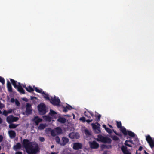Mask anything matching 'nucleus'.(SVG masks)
<instances>
[{
    "label": "nucleus",
    "mask_w": 154,
    "mask_h": 154,
    "mask_svg": "<svg viewBox=\"0 0 154 154\" xmlns=\"http://www.w3.org/2000/svg\"><path fill=\"white\" fill-rule=\"evenodd\" d=\"M33 142H30L27 139L23 140V145L25 148L26 152L28 154H36L39 151L38 146L36 144L34 146L32 145Z\"/></svg>",
    "instance_id": "obj_1"
},
{
    "label": "nucleus",
    "mask_w": 154,
    "mask_h": 154,
    "mask_svg": "<svg viewBox=\"0 0 154 154\" xmlns=\"http://www.w3.org/2000/svg\"><path fill=\"white\" fill-rule=\"evenodd\" d=\"M97 138V140L98 141L104 143H108L110 144L112 142V140L107 137H104L101 134H99L98 135Z\"/></svg>",
    "instance_id": "obj_2"
},
{
    "label": "nucleus",
    "mask_w": 154,
    "mask_h": 154,
    "mask_svg": "<svg viewBox=\"0 0 154 154\" xmlns=\"http://www.w3.org/2000/svg\"><path fill=\"white\" fill-rule=\"evenodd\" d=\"M38 108L40 114L44 115L47 112L45 105L44 103L40 104L38 106Z\"/></svg>",
    "instance_id": "obj_3"
},
{
    "label": "nucleus",
    "mask_w": 154,
    "mask_h": 154,
    "mask_svg": "<svg viewBox=\"0 0 154 154\" xmlns=\"http://www.w3.org/2000/svg\"><path fill=\"white\" fill-rule=\"evenodd\" d=\"M49 101L54 106H59L60 102L59 98L58 97L56 98L55 96L54 97H51Z\"/></svg>",
    "instance_id": "obj_4"
},
{
    "label": "nucleus",
    "mask_w": 154,
    "mask_h": 154,
    "mask_svg": "<svg viewBox=\"0 0 154 154\" xmlns=\"http://www.w3.org/2000/svg\"><path fill=\"white\" fill-rule=\"evenodd\" d=\"M117 126L118 128L120 129V130L121 132L125 135H127V133H126V129L125 128L124 126H122L121 122L120 121H116Z\"/></svg>",
    "instance_id": "obj_5"
},
{
    "label": "nucleus",
    "mask_w": 154,
    "mask_h": 154,
    "mask_svg": "<svg viewBox=\"0 0 154 154\" xmlns=\"http://www.w3.org/2000/svg\"><path fill=\"white\" fill-rule=\"evenodd\" d=\"M146 140L151 148L154 147V138L152 139L151 136L148 135L146 136Z\"/></svg>",
    "instance_id": "obj_6"
},
{
    "label": "nucleus",
    "mask_w": 154,
    "mask_h": 154,
    "mask_svg": "<svg viewBox=\"0 0 154 154\" xmlns=\"http://www.w3.org/2000/svg\"><path fill=\"white\" fill-rule=\"evenodd\" d=\"M89 143L90 145V147L91 149H96L98 148L99 147V144L95 141L89 142Z\"/></svg>",
    "instance_id": "obj_7"
},
{
    "label": "nucleus",
    "mask_w": 154,
    "mask_h": 154,
    "mask_svg": "<svg viewBox=\"0 0 154 154\" xmlns=\"http://www.w3.org/2000/svg\"><path fill=\"white\" fill-rule=\"evenodd\" d=\"M82 148V145L79 143H75L73 144V149L75 150H78Z\"/></svg>",
    "instance_id": "obj_8"
},
{
    "label": "nucleus",
    "mask_w": 154,
    "mask_h": 154,
    "mask_svg": "<svg viewBox=\"0 0 154 154\" xmlns=\"http://www.w3.org/2000/svg\"><path fill=\"white\" fill-rule=\"evenodd\" d=\"M69 139L66 137H62L60 145L63 146L65 145L69 142Z\"/></svg>",
    "instance_id": "obj_9"
},
{
    "label": "nucleus",
    "mask_w": 154,
    "mask_h": 154,
    "mask_svg": "<svg viewBox=\"0 0 154 154\" xmlns=\"http://www.w3.org/2000/svg\"><path fill=\"white\" fill-rule=\"evenodd\" d=\"M8 134L10 137L11 139L14 138L16 136V133L13 130H10L8 131Z\"/></svg>",
    "instance_id": "obj_10"
},
{
    "label": "nucleus",
    "mask_w": 154,
    "mask_h": 154,
    "mask_svg": "<svg viewBox=\"0 0 154 154\" xmlns=\"http://www.w3.org/2000/svg\"><path fill=\"white\" fill-rule=\"evenodd\" d=\"M33 121L37 125L39 122L42 121V119L39 118L38 116H36L33 119Z\"/></svg>",
    "instance_id": "obj_11"
},
{
    "label": "nucleus",
    "mask_w": 154,
    "mask_h": 154,
    "mask_svg": "<svg viewBox=\"0 0 154 154\" xmlns=\"http://www.w3.org/2000/svg\"><path fill=\"white\" fill-rule=\"evenodd\" d=\"M19 85L17 87L16 89H17V91L21 94H25V90L20 85L19 82L18 83Z\"/></svg>",
    "instance_id": "obj_12"
},
{
    "label": "nucleus",
    "mask_w": 154,
    "mask_h": 154,
    "mask_svg": "<svg viewBox=\"0 0 154 154\" xmlns=\"http://www.w3.org/2000/svg\"><path fill=\"white\" fill-rule=\"evenodd\" d=\"M7 88L9 92H12V86L10 82L9 81H8L7 82Z\"/></svg>",
    "instance_id": "obj_13"
},
{
    "label": "nucleus",
    "mask_w": 154,
    "mask_h": 154,
    "mask_svg": "<svg viewBox=\"0 0 154 154\" xmlns=\"http://www.w3.org/2000/svg\"><path fill=\"white\" fill-rule=\"evenodd\" d=\"M21 148V144L19 143H18L16 145H15L13 147L14 149L15 150H17L20 149Z\"/></svg>",
    "instance_id": "obj_14"
},
{
    "label": "nucleus",
    "mask_w": 154,
    "mask_h": 154,
    "mask_svg": "<svg viewBox=\"0 0 154 154\" xmlns=\"http://www.w3.org/2000/svg\"><path fill=\"white\" fill-rule=\"evenodd\" d=\"M48 114L46 116H43V118L45 121L48 122H50L52 118L49 116Z\"/></svg>",
    "instance_id": "obj_15"
},
{
    "label": "nucleus",
    "mask_w": 154,
    "mask_h": 154,
    "mask_svg": "<svg viewBox=\"0 0 154 154\" xmlns=\"http://www.w3.org/2000/svg\"><path fill=\"white\" fill-rule=\"evenodd\" d=\"M10 80L14 88H16L19 85H17L16 84L17 83V82L16 81H15L14 80L12 79H10Z\"/></svg>",
    "instance_id": "obj_16"
},
{
    "label": "nucleus",
    "mask_w": 154,
    "mask_h": 154,
    "mask_svg": "<svg viewBox=\"0 0 154 154\" xmlns=\"http://www.w3.org/2000/svg\"><path fill=\"white\" fill-rule=\"evenodd\" d=\"M7 121L9 124L11 123L12 122H13V116L11 115L7 117Z\"/></svg>",
    "instance_id": "obj_17"
},
{
    "label": "nucleus",
    "mask_w": 154,
    "mask_h": 154,
    "mask_svg": "<svg viewBox=\"0 0 154 154\" xmlns=\"http://www.w3.org/2000/svg\"><path fill=\"white\" fill-rule=\"evenodd\" d=\"M42 95L44 98L46 100L49 101L51 98L49 97L48 94L45 93L44 91H43L42 92Z\"/></svg>",
    "instance_id": "obj_18"
},
{
    "label": "nucleus",
    "mask_w": 154,
    "mask_h": 154,
    "mask_svg": "<svg viewBox=\"0 0 154 154\" xmlns=\"http://www.w3.org/2000/svg\"><path fill=\"white\" fill-rule=\"evenodd\" d=\"M54 130L57 134H61L62 133V130L60 127H57Z\"/></svg>",
    "instance_id": "obj_19"
},
{
    "label": "nucleus",
    "mask_w": 154,
    "mask_h": 154,
    "mask_svg": "<svg viewBox=\"0 0 154 154\" xmlns=\"http://www.w3.org/2000/svg\"><path fill=\"white\" fill-rule=\"evenodd\" d=\"M126 133H127V135L128 134L129 136L131 137H134L135 136V134L131 131L126 130Z\"/></svg>",
    "instance_id": "obj_20"
},
{
    "label": "nucleus",
    "mask_w": 154,
    "mask_h": 154,
    "mask_svg": "<svg viewBox=\"0 0 154 154\" xmlns=\"http://www.w3.org/2000/svg\"><path fill=\"white\" fill-rule=\"evenodd\" d=\"M57 121L62 123H64L66 122V120L65 118L60 117L58 119Z\"/></svg>",
    "instance_id": "obj_21"
},
{
    "label": "nucleus",
    "mask_w": 154,
    "mask_h": 154,
    "mask_svg": "<svg viewBox=\"0 0 154 154\" xmlns=\"http://www.w3.org/2000/svg\"><path fill=\"white\" fill-rule=\"evenodd\" d=\"M121 149L124 154L128 152V151L127 149V147L126 146H122L121 147Z\"/></svg>",
    "instance_id": "obj_22"
},
{
    "label": "nucleus",
    "mask_w": 154,
    "mask_h": 154,
    "mask_svg": "<svg viewBox=\"0 0 154 154\" xmlns=\"http://www.w3.org/2000/svg\"><path fill=\"white\" fill-rule=\"evenodd\" d=\"M25 89L29 92H32L34 91V89L30 86H28L27 88H25Z\"/></svg>",
    "instance_id": "obj_23"
},
{
    "label": "nucleus",
    "mask_w": 154,
    "mask_h": 154,
    "mask_svg": "<svg viewBox=\"0 0 154 154\" xmlns=\"http://www.w3.org/2000/svg\"><path fill=\"white\" fill-rule=\"evenodd\" d=\"M33 88H34V89L35 90V91L36 92L38 93H41L42 94V92H43L42 89H39L37 87H35V86H33Z\"/></svg>",
    "instance_id": "obj_24"
},
{
    "label": "nucleus",
    "mask_w": 154,
    "mask_h": 154,
    "mask_svg": "<svg viewBox=\"0 0 154 154\" xmlns=\"http://www.w3.org/2000/svg\"><path fill=\"white\" fill-rule=\"evenodd\" d=\"M57 114L56 112L51 109L50 110V112L48 113V115L52 117L54 116V115Z\"/></svg>",
    "instance_id": "obj_25"
},
{
    "label": "nucleus",
    "mask_w": 154,
    "mask_h": 154,
    "mask_svg": "<svg viewBox=\"0 0 154 154\" xmlns=\"http://www.w3.org/2000/svg\"><path fill=\"white\" fill-rule=\"evenodd\" d=\"M94 116L96 117V118L97 119V121H99L100 120V119L101 117V115L100 114H98L97 112H95V115Z\"/></svg>",
    "instance_id": "obj_26"
},
{
    "label": "nucleus",
    "mask_w": 154,
    "mask_h": 154,
    "mask_svg": "<svg viewBox=\"0 0 154 154\" xmlns=\"http://www.w3.org/2000/svg\"><path fill=\"white\" fill-rule=\"evenodd\" d=\"M18 125H16L14 124H10L9 125V128L11 129H14L16 128Z\"/></svg>",
    "instance_id": "obj_27"
},
{
    "label": "nucleus",
    "mask_w": 154,
    "mask_h": 154,
    "mask_svg": "<svg viewBox=\"0 0 154 154\" xmlns=\"http://www.w3.org/2000/svg\"><path fill=\"white\" fill-rule=\"evenodd\" d=\"M96 123L97 125H98L99 126H98V127L96 129V130H95L97 131V133H98V134L101 133V131L100 130V124L97 122H96Z\"/></svg>",
    "instance_id": "obj_28"
},
{
    "label": "nucleus",
    "mask_w": 154,
    "mask_h": 154,
    "mask_svg": "<svg viewBox=\"0 0 154 154\" xmlns=\"http://www.w3.org/2000/svg\"><path fill=\"white\" fill-rule=\"evenodd\" d=\"M32 110L31 109H26V115H29L32 113Z\"/></svg>",
    "instance_id": "obj_29"
},
{
    "label": "nucleus",
    "mask_w": 154,
    "mask_h": 154,
    "mask_svg": "<svg viewBox=\"0 0 154 154\" xmlns=\"http://www.w3.org/2000/svg\"><path fill=\"white\" fill-rule=\"evenodd\" d=\"M110 137L114 141H118L119 140V137L116 135L111 136Z\"/></svg>",
    "instance_id": "obj_30"
},
{
    "label": "nucleus",
    "mask_w": 154,
    "mask_h": 154,
    "mask_svg": "<svg viewBox=\"0 0 154 154\" xmlns=\"http://www.w3.org/2000/svg\"><path fill=\"white\" fill-rule=\"evenodd\" d=\"M46 127V125L43 124H41L38 127V128L40 130L44 129Z\"/></svg>",
    "instance_id": "obj_31"
},
{
    "label": "nucleus",
    "mask_w": 154,
    "mask_h": 154,
    "mask_svg": "<svg viewBox=\"0 0 154 154\" xmlns=\"http://www.w3.org/2000/svg\"><path fill=\"white\" fill-rule=\"evenodd\" d=\"M56 133L55 130H52L51 131V135L53 137H55L56 135Z\"/></svg>",
    "instance_id": "obj_32"
},
{
    "label": "nucleus",
    "mask_w": 154,
    "mask_h": 154,
    "mask_svg": "<svg viewBox=\"0 0 154 154\" xmlns=\"http://www.w3.org/2000/svg\"><path fill=\"white\" fill-rule=\"evenodd\" d=\"M55 140L56 142L58 144H60V138L58 136H57L55 137Z\"/></svg>",
    "instance_id": "obj_33"
},
{
    "label": "nucleus",
    "mask_w": 154,
    "mask_h": 154,
    "mask_svg": "<svg viewBox=\"0 0 154 154\" xmlns=\"http://www.w3.org/2000/svg\"><path fill=\"white\" fill-rule=\"evenodd\" d=\"M69 137L71 139H74L75 138V135H74V133H70L69 134Z\"/></svg>",
    "instance_id": "obj_34"
},
{
    "label": "nucleus",
    "mask_w": 154,
    "mask_h": 154,
    "mask_svg": "<svg viewBox=\"0 0 154 154\" xmlns=\"http://www.w3.org/2000/svg\"><path fill=\"white\" fill-rule=\"evenodd\" d=\"M91 125L92 127L95 130H96L97 128L98 127L97 125L94 123H92Z\"/></svg>",
    "instance_id": "obj_35"
},
{
    "label": "nucleus",
    "mask_w": 154,
    "mask_h": 154,
    "mask_svg": "<svg viewBox=\"0 0 154 154\" xmlns=\"http://www.w3.org/2000/svg\"><path fill=\"white\" fill-rule=\"evenodd\" d=\"M79 120L80 121H82L83 122H86L85 118L84 116L80 118Z\"/></svg>",
    "instance_id": "obj_36"
},
{
    "label": "nucleus",
    "mask_w": 154,
    "mask_h": 154,
    "mask_svg": "<svg viewBox=\"0 0 154 154\" xmlns=\"http://www.w3.org/2000/svg\"><path fill=\"white\" fill-rule=\"evenodd\" d=\"M106 131L109 134H111L112 132V130L108 128H106Z\"/></svg>",
    "instance_id": "obj_37"
},
{
    "label": "nucleus",
    "mask_w": 154,
    "mask_h": 154,
    "mask_svg": "<svg viewBox=\"0 0 154 154\" xmlns=\"http://www.w3.org/2000/svg\"><path fill=\"white\" fill-rule=\"evenodd\" d=\"M100 147L101 149V150H102L104 149H106V145L102 144L101 145Z\"/></svg>",
    "instance_id": "obj_38"
},
{
    "label": "nucleus",
    "mask_w": 154,
    "mask_h": 154,
    "mask_svg": "<svg viewBox=\"0 0 154 154\" xmlns=\"http://www.w3.org/2000/svg\"><path fill=\"white\" fill-rule=\"evenodd\" d=\"M66 106V108H67L68 110H71L72 109V106L69 105L67 104Z\"/></svg>",
    "instance_id": "obj_39"
},
{
    "label": "nucleus",
    "mask_w": 154,
    "mask_h": 154,
    "mask_svg": "<svg viewBox=\"0 0 154 154\" xmlns=\"http://www.w3.org/2000/svg\"><path fill=\"white\" fill-rule=\"evenodd\" d=\"M0 82H1L2 84H4L5 83V79L4 78L2 77L1 79L0 80Z\"/></svg>",
    "instance_id": "obj_40"
},
{
    "label": "nucleus",
    "mask_w": 154,
    "mask_h": 154,
    "mask_svg": "<svg viewBox=\"0 0 154 154\" xmlns=\"http://www.w3.org/2000/svg\"><path fill=\"white\" fill-rule=\"evenodd\" d=\"M63 112H66L68 111V109H67V108H66V107L63 106Z\"/></svg>",
    "instance_id": "obj_41"
},
{
    "label": "nucleus",
    "mask_w": 154,
    "mask_h": 154,
    "mask_svg": "<svg viewBox=\"0 0 154 154\" xmlns=\"http://www.w3.org/2000/svg\"><path fill=\"white\" fill-rule=\"evenodd\" d=\"M19 118L17 117H14L13 116V121L16 122L18 120Z\"/></svg>",
    "instance_id": "obj_42"
},
{
    "label": "nucleus",
    "mask_w": 154,
    "mask_h": 154,
    "mask_svg": "<svg viewBox=\"0 0 154 154\" xmlns=\"http://www.w3.org/2000/svg\"><path fill=\"white\" fill-rule=\"evenodd\" d=\"M15 103L16 105L17 106H19L20 105V103L17 100H16Z\"/></svg>",
    "instance_id": "obj_43"
},
{
    "label": "nucleus",
    "mask_w": 154,
    "mask_h": 154,
    "mask_svg": "<svg viewBox=\"0 0 154 154\" xmlns=\"http://www.w3.org/2000/svg\"><path fill=\"white\" fill-rule=\"evenodd\" d=\"M39 140L42 142H43L45 141V139L44 137H40L39 138Z\"/></svg>",
    "instance_id": "obj_44"
},
{
    "label": "nucleus",
    "mask_w": 154,
    "mask_h": 154,
    "mask_svg": "<svg viewBox=\"0 0 154 154\" xmlns=\"http://www.w3.org/2000/svg\"><path fill=\"white\" fill-rule=\"evenodd\" d=\"M31 107V105L30 104L28 103H27V104L26 105V108L30 109V108Z\"/></svg>",
    "instance_id": "obj_45"
},
{
    "label": "nucleus",
    "mask_w": 154,
    "mask_h": 154,
    "mask_svg": "<svg viewBox=\"0 0 154 154\" xmlns=\"http://www.w3.org/2000/svg\"><path fill=\"white\" fill-rule=\"evenodd\" d=\"M3 114L5 116H7L8 114V112L6 110H4L3 111Z\"/></svg>",
    "instance_id": "obj_46"
},
{
    "label": "nucleus",
    "mask_w": 154,
    "mask_h": 154,
    "mask_svg": "<svg viewBox=\"0 0 154 154\" xmlns=\"http://www.w3.org/2000/svg\"><path fill=\"white\" fill-rule=\"evenodd\" d=\"M84 114L85 116H86L88 118H90L91 116H88V112H84Z\"/></svg>",
    "instance_id": "obj_47"
},
{
    "label": "nucleus",
    "mask_w": 154,
    "mask_h": 154,
    "mask_svg": "<svg viewBox=\"0 0 154 154\" xmlns=\"http://www.w3.org/2000/svg\"><path fill=\"white\" fill-rule=\"evenodd\" d=\"M87 112L90 113L92 117L94 116V115L93 114V112L91 111H88Z\"/></svg>",
    "instance_id": "obj_48"
},
{
    "label": "nucleus",
    "mask_w": 154,
    "mask_h": 154,
    "mask_svg": "<svg viewBox=\"0 0 154 154\" xmlns=\"http://www.w3.org/2000/svg\"><path fill=\"white\" fill-rule=\"evenodd\" d=\"M125 145L127 146H128V147H132V146L131 145L128 144L127 143L125 142Z\"/></svg>",
    "instance_id": "obj_49"
},
{
    "label": "nucleus",
    "mask_w": 154,
    "mask_h": 154,
    "mask_svg": "<svg viewBox=\"0 0 154 154\" xmlns=\"http://www.w3.org/2000/svg\"><path fill=\"white\" fill-rule=\"evenodd\" d=\"M93 120H90V119H87V120H86V121L88 123H89L91 122Z\"/></svg>",
    "instance_id": "obj_50"
},
{
    "label": "nucleus",
    "mask_w": 154,
    "mask_h": 154,
    "mask_svg": "<svg viewBox=\"0 0 154 154\" xmlns=\"http://www.w3.org/2000/svg\"><path fill=\"white\" fill-rule=\"evenodd\" d=\"M106 149H110L112 147V146L111 145H106Z\"/></svg>",
    "instance_id": "obj_51"
},
{
    "label": "nucleus",
    "mask_w": 154,
    "mask_h": 154,
    "mask_svg": "<svg viewBox=\"0 0 154 154\" xmlns=\"http://www.w3.org/2000/svg\"><path fill=\"white\" fill-rule=\"evenodd\" d=\"M3 136L1 135H0V142H1L3 140Z\"/></svg>",
    "instance_id": "obj_52"
},
{
    "label": "nucleus",
    "mask_w": 154,
    "mask_h": 154,
    "mask_svg": "<svg viewBox=\"0 0 154 154\" xmlns=\"http://www.w3.org/2000/svg\"><path fill=\"white\" fill-rule=\"evenodd\" d=\"M4 107V105L2 104L1 102H0V109H1Z\"/></svg>",
    "instance_id": "obj_53"
},
{
    "label": "nucleus",
    "mask_w": 154,
    "mask_h": 154,
    "mask_svg": "<svg viewBox=\"0 0 154 154\" xmlns=\"http://www.w3.org/2000/svg\"><path fill=\"white\" fill-rule=\"evenodd\" d=\"M130 142L131 143H132L133 141L132 140H127L125 141V143H128V142Z\"/></svg>",
    "instance_id": "obj_54"
},
{
    "label": "nucleus",
    "mask_w": 154,
    "mask_h": 154,
    "mask_svg": "<svg viewBox=\"0 0 154 154\" xmlns=\"http://www.w3.org/2000/svg\"><path fill=\"white\" fill-rule=\"evenodd\" d=\"M15 99L14 98H12L11 99V102L14 103L15 102Z\"/></svg>",
    "instance_id": "obj_55"
},
{
    "label": "nucleus",
    "mask_w": 154,
    "mask_h": 154,
    "mask_svg": "<svg viewBox=\"0 0 154 154\" xmlns=\"http://www.w3.org/2000/svg\"><path fill=\"white\" fill-rule=\"evenodd\" d=\"M15 154H22V152L20 151H17L16 152Z\"/></svg>",
    "instance_id": "obj_56"
},
{
    "label": "nucleus",
    "mask_w": 154,
    "mask_h": 154,
    "mask_svg": "<svg viewBox=\"0 0 154 154\" xmlns=\"http://www.w3.org/2000/svg\"><path fill=\"white\" fill-rule=\"evenodd\" d=\"M102 126L105 128V130L108 128L106 127V125L104 124Z\"/></svg>",
    "instance_id": "obj_57"
},
{
    "label": "nucleus",
    "mask_w": 154,
    "mask_h": 154,
    "mask_svg": "<svg viewBox=\"0 0 154 154\" xmlns=\"http://www.w3.org/2000/svg\"><path fill=\"white\" fill-rule=\"evenodd\" d=\"M37 99V98L36 97H33V96H31V100H33L34 99Z\"/></svg>",
    "instance_id": "obj_58"
},
{
    "label": "nucleus",
    "mask_w": 154,
    "mask_h": 154,
    "mask_svg": "<svg viewBox=\"0 0 154 154\" xmlns=\"http://www.w3.org/2000/svg\"><path fill=\"white\" fill-rule=\"evenodd\" d=\"M142 149H143V147L141 146H140V147L138 149V150H139L140 151H141L142 150Z\"/></svg>",
    "instance_id": "obj_59"
},
{
    "label": "nucleus",
    "mask_w": 154,
    "mask_h": 154,
    "mask_svg": "<svg viewBox=\"0 0 154 154\" xmlns=\"http://www.w3.org/2000/svg\"><path fill=\"white\" fill-rule=\"evenodd\" d=\"M23 100L24 101H28V99L26 98H23Z\"/></svg>",
    "instance_id": "obj_60"
},
{
    "label": "nucleus",
    "mask_w": 154,
    "mask_h": 154,
    "mask_svg": "<svg viewBox=\"0 0 154 154\" xmlns=\"http://www.w3.org/2000/svg\"><path fill=\"white\" fill-rule=\"evenodd\" d=\"M117 135L119 137H121L122 136V134L120 133H118L117 134Z\"/></svg>",
    "instance_id": "obj_61"
},
{
    "label": "nucleus",
    "mask_w": 154,
    "mask_h": 154,
    "mask_svg": "<svg viewBox=\"0 0 154 154\" xmlns=\"http://www.w3.org/2000/svg\"><path fill=\"white\" fill-rule=\"evenodd\" d=\"M114 132V133L115 134H116L117 135V134L118 133L116 131H115L113 129L112 130Z\"/></svg>",
    "instance_id": "obj_62"
},
{
    "label": "nucleus",
    "mask_w": 154,
    "mask_h": 154,
    "mask_svg": "<svg viewBox=\"0 0 154 154\" xmlns=\"http://www.w3.org/2000/svg\"><path fill=\"white\" fill-rule=\"evenodd\" d=\"M85 132L87 134H89V131L88 130H85Z\"/></svg>",
    "instance_id": "obj_63"
},
{
    "label": "nucleus",
    "mask_w": 154,
    "mask_h": 154,
    "mask_svg": "<svg viewBox=\"0 0 154 154\" xmlns=\"http://www.w3.org/2000/svg\"><path fill=\"white\" fill-rule=\"evenodd\" d=\"M107 151H104L103 154H107Z\"/></svg>",
    "instance_id": "obj_64"
}]
</instances>
